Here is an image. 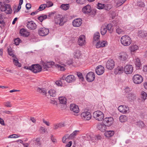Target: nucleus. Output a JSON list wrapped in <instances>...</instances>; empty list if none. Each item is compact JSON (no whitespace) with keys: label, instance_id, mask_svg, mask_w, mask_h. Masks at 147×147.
Wrapping results in <instances>:
<instances>
[{"label":"nucleus","instance_id":"1","mask_svg":"<svg viewBox=\"0 0 147 147\" xmlns=\"http://www.w3.org/2000/svg\"><path fill=\"white\" fill-rule=\"evenodd\" d=\"M93 116L95 119L99 121H102L104 117L103 113L100 111H97L94 112L93 113Z\"/></svg>","mask_w":147,"mask_h":147},{"label":"nucleus","instance_id":"2","mask_svg":"<svg viewBox=\"0 0 147 147\" xmlns=\"http://www.w3.org/2000/svg\"><path fill=\"white\" fill-rule=\"evenodd\" d=\"M121 44L125 46L129 45L131 43V39L127 35H125L122 36L121 39Z\"/></svg>","mask_w":147,"mask_h":147},{"label":"nucleus","instance_id":"3","mask_svg":"<svg viewBox=\"0 0 147 147\" xmlns=\"http://www.w3.org/2000/svg\"><path fill=\"white\" fill-rule=\"evenodd\" d=\"M128 57V55L126 52H122L119 54L118 58L121 62L123 63L126 62Z\"/></svg>","mask_w":147,"mask_h":147},{"label":"nucleus","instance_id":"4","mask_svg":"<svg viewBox=\"0 0 147 147\" xmlns=\"http://www.w3.org/2000/svg\"><path fill=\"white\" fill-rule=\"evenodd\" d=\"M133 80L134 83L139 84L143 81V78L141 76L138 74H136L133 76Z\"/></svg>","mask_w":147,"mask_h":147},{"label":"nucleus","instance_id":"5","mask_svg":"<svg viewBox=\"0 0 147 147\" xmlns=\"http://www.w3.org/2000/svg\"><path fill=\"white\" fill-rule=\"evenodd\" d=\"M39 35L41 36L47 35L49 32V29L44 27L40 28L38 31Z\"/></svg>","mask_w":147,"mask_h":147},{"label":"nucleus","instance_id":"6","mask_svg":"<svg viewBox=\"0 0 147 147\" xmlns=\"http://www.w3.org/2000/svg\"><path fill=\"white\" fill-rule=\"evenodd\" d=\"M30 68L31 69V70L34 73L39 72L42 70L41 67L38 64L32 65Z\"/></svg>","mask_w":147,"mask_h":147},{"label":"nucleus","instance_id":"7","mask_svg":"<svg viewBox=\"0 0 147 147\" xmlns=\"http://www.w3.org/2000/svg\"><path fill=\"white\" fill-rule=\"evenodd\" d=\"M95 78V74L92 72H90L88 73L86 77V80L89 82H92L93 81Z\"/></svg>","mask_w":147,"mask_h":147},{"label":"nucleus","instance_id":"8","mask_svg":"<svg viewBox=\"0 0 147 147\" xmlns=\"http://www.w3.org/2000/svg\"><path fill=\"white\" fill-rule=\"evenodd\" d=\"M114 119L112 117H106L103 119L104 123L107 126H109L112 124Z\"/></svg>","mask_w":147,"mask_h":147},{"label":"nucleus","instance_id":"9","mask_svg":"<svg viewBox=\"0 0 147 147\" xmlns=\"http://www.w3.org/2000/svg\"><path fill=\"white\" fill-rule=\"evenodd\" d=\"M106 67L108 69L112 70L114 67L115 62L113 60L109 59L106 64Z\"/></svg>","mask_w":147,"mask_h":147},{"label":"nucleus","instance_id":"10","mask_svg":"<svg viewBox=\"0 0 147 147\" xmlns=\"http://www.w3.org/2000/svg\"><path fill=\"white\" fill-rule=\"evenodd\" d=\"M133 67L132 65H127L124 67L123 71L126 74H131L133 71Z\"/></svg>","mask_w":147,"mask_h":147},{"label":"nucleus","instance_id":"11","mask_svg":"<svg viewBox=\"0 0 147 147\" xmlns=\"http://www.w3.org/2000/svg\"><path fill=\"white\" fill-rule=\"evenodd\" d=\"M105 71L104 67L101 65L97 66L95 69L96 73L98 75H101L103 74Z\"/></svg>","mask_w":147,"mask_h":147},{"label":"nucleus","instance_id":"12","mask_svg":"<svg viewBox=\"0 0 147 147\" xmlns=\"http://www.w3.org/2000/svg\"><path fill=\"white\" fill-rule=\"evenodd\" d=\"M92 117L91 114L88 111L83 112V123L86 121H89Z\"/></svg>","mask_w":147,"mask_h":147},{"label":"nucleus","instance_id":"13","mask_svg":"<svg viewBox=\"0 0 147 147\" xmlns=\"http://www.w3.org/2000/svg\"><path fill=\"white\" fill-rule=\"evenodd\" d=\"M27 27L29 29L33 30L35 29L37 27L36 24L32 21L27 22Z\"/></svg>","mask_w":147,"mask_h":147},{"label":"nucleus","instance_id":"14","mask_svg":"<svg viewBox=\"0 0 147 147\" xmlns=\"http://www.w3.org/2000/svg\"><path fill=\"white\" fill-rule=\"evenodd\" d=\"M82 23V19L78 18L75 19L73 21L72 24L74 26L78 27L81 25Z\"/></svg>","mask_w":147,"mask_h":147},{"label":"nucleus","instance_id":"15","mask_svg":"<svg viewBox=\"0 0 147 147\" xmlns=\"http://www.w3.org/2000/svg\"><path fill=\"white\" fill-rule=\"evenodd\" d=\"M70 109L75 113H78L79 111V107L77 105L75 104H71L70 105Z\"/></svg>","mask_w":147,"mask_h":147},{"label":"nucleus","instance_id":"16","mask_svg":"<svg viewBox=\"0 0 147 147\" xmlns=\"http://www.w3.org/2000/svg\"><path fill=\"white\" fill-rule=\"evenodd\" d=\"M118 110L120 112L122 113H125L127 112L128 108L126 105H122L118 107Z\"/></svg>","mask_w":147,"mask_h":147},{"label":"nucleus","instance_id":"17","mask_svg":"<svg viewBox=\"0 0 147 147\" xmlns=\"http://www.w3.org/2000/svg\"><path fill=\"white\" fill-rule=\"evenodd\" d=\"M63 19V18H61L60 17H55V22L57 24H59L61 26H62L64 24Z\"/></svg>","mask_w":147,"mask_h":147},{"label":"nucleus","instance_id":"18","mask_svg":"<svg viewBox=\"0 0 147 147\" xmlns=\"http://www.w3.org/2000/svg\"><path fill=\"white\" fill-rule=\"evenodd\" d=\"M20 34L21 36L24 37H28L30 34V33L27 30L22 28L20 30Z\"/></svg>","mask_w":147,"mask_h":147},{"label":"nucleus","instance_id":"19","mask_svg":"<svg viewBox=\"0 0 147 147\" xmlns=\"http://www.w3.org/2000/svg\"><path fill=\"white\" fill-rule=\"evenodd\" d=\"M54 63L53 62H48L47 63H43L42 64L44 69L46 70H47V68L52 67L53 65H54Z\"/></svg>","mask_w":147,"mask_h":147},{"label":"nucleus","instance_id":"20","mask_svg":"<svg viewBox=\"0 0 147 147\" xmlns=\"http://www.w3.org/2000/svg\"><path fill=\"white\" fill-rule=\"evenodd\" d=\"M107 45V42L105 41H103L102 42L99 41L97 42L96 45V47L97 48H99L101 47H103Z\"/></svg>","mask_w":147,"mask_h":147},{"label":"nucleus","instance_id":"21","mask_svg":"<svg viewBox=\"0 0 147 147\" xmlns=\"http://www.w3.org/2000/svg\"><path fill=\"white\" fill-rule=\"evenodd\" d=\"M65 80L68 83L73 82L75 81V78L73 75H70L67 76L65 78Z\"/></svg>","mask_w":147,"mask_h":147},{"label":"nucleus","instance_id":"22","mask_svg":"<svg viewBox=\"0 0 147 147\" xmlns=\"http://www.w3.org/2000/svg\"><path fill=\"white\" fill-rule=\"evenodd\" d=\"M91 7L89 5H88L86 6L83 7V13L89 14L91 12Z\"/></svg>","mask_w":147,"mask_h":147},{"label":"nucleus","instance_id":"23","mask_svg":"<svg viewBox=\"0 0 147 147\" xmlns=\"http://www.w3.org/2000/svg\"><path fill=\"white\" fill-rule=\"evenodd\" d=\"M106 125L103 123H99L97 125V128L102 131L105 130L106 129Z\"/></svg>","mask_w":147,"mask_h":147},{"label":"nucleus","instance_id":"24","mask_svg":"<svg viewBox=\"0 0 147 147\" xmlns=\"http://www.w3.org/2000/svg\"><path fill=\"white\" fill-rule=\"evenodd\" d=\"M53 5V4L51 2L50 3V5H49L48 7H50L52 6ZM47 7V5L46 4H43L40 5L39 7V8L37 9L38 10L40 11H42L44 10L45 8Z\"/></svg>","mask_w":147,"mask_h":147},{"label":"nucleus","instance_id":"25","mask_svg":"<svg viewBox=\"0 0 147 147\" xmlns=\"http://www.w3.org/2000/svg\"><path fill=\"white\" fill-rule=\"evenodd\" d=\"M123 67H118L115 70L114 73L116 74H120L123 73Z\"/></svg>","mask_w":147,"mask_h":147},{"label":"nucleus","instance_id":"26","mask_svg":"<svg viewBox=\"0 0 147 147\" xmlns=\"http://www.w3.org/2000/svg\"><path fill=\"white\" fill-rule=\"evenodd\" d=\"M92 138L90 135L88 133L83 134V139L86 140H90L89 143L91 144L92 142Z\"/></svg>","mask_w":147,"mask_h":147},{"label":"nucleus","instance_id":"27","mask_svg":"<svg viewBox=\"0 0 147 147\" xmlns=\"http://www.w3.org/2000/svg\"><path fill=\"white\" fill-rule=\"evenodd\" d=\"M114 132L112 131H107L105 133V136L107 137H110L113 135Z\"/></svg>","mask_w":147,"mask_h":147},{"label":"nucleus","instance_id":"28","mask_svg":"<svg viewBox=\"0 0 147 147\" xmlns=\"http://www.w3.org/2000/svg\"><path fill=\"white\" fill-rule=\"evenodd\" d=\"M135 64L136 67V68L137 69H139L140 67L141 64L140 59L138 58H136L135 59Z\"/></svg>","mask_w":147,"mask_h":147},{"label":"nucleus","instance_id":"29","mask_svg":"<svg viewBox=\"0 0 147 147\" xmlns=\"http://www.w3.org/2000/svg\"><path fill=\"white\" fill-rule=\"evenodd\" d=\"M55 66L57 67L58 69L61 71H64L65 70V65L63 64L62 65H60L58 64H56L55 65Z\"/></svg>","mask_w":147,"mask_h":147},{"label":"nucleus","instance_id":"30","mask_svg":"<svg viewBox=\"0 0 147 147\" xmlns=\"http://www.w3.org/2000/svg\"><path fill=\"white\" fill-rule=\"evenodd\" d=\"M106 26H102L100 29V33L102 35H104L106 33L107 31V28Z\"/></svg>","mask_w":147,"mask_h":147},{"label":"nucleus","instance_id":"31","mask_svg":"<svg viewBox=\"0 0 147 147\" xmlns=\"http://www.w3.org/2000/svg\"><path fill=\"white\" fill-rule=\"evenodd\" d=\"M126 0H115V2L117 6H119L122 5Z\"/></svg>","mask_w":147,"mask_h":147},{"label":"nucleus","instance_id":"32","mask_svg":"<svg viewBox=\"0 0 147 147\" xmlns=\"http://www.w3.org/2000/svg\"><path fill=\"white\" fill-rule=\"evenodd\" d=\"M37 90L38 92H39L40 93L42 94L43 95H46L47 94V92L45 89L44 88H38Z\"/></svg>","mask_w":147,"mask_h":147},{"label":"nucleus","instance_id":"33","mask_svg":"<svg viewBox=\"0 0 147 147\" xmlns=\"http://www.w3.org/2000/svg\"><path fill=\"white\" fill-rule=\"evenodd\" d=\"M59 100L61 104H65L66 103V99L65 97L63 96L59 97Z\"/></svg>","mask_w":147,"mask_h":147},{"label":"nucleus","instance_id":"34","mask_svg":"<svg viewBox=\"0 0 147 147\" xmlns=\"http://www.w3.org/2000/svg\"><path fill=\"white\" fill-rule=\"evenodd\" d=\"M119 119L121 122H124L127 120V117L125 115H122L120 117Z\"/></svg>","mask_w":147,"mask_h":147},{"label":"nucleus","instance_id":"35","mask_svg":"<svg viewBox=\"0 0 147 147\" xmlns=\"http://www.w3.org/2000/svg\"><path fill=\"white\" fill-rule=\"evenodd\" d=\"M79 132V131L75 130L70 135H69L70 139H73L74 137L77 135V133Z\"/></svg>","mask_w":147,"mask_h":147},{"label":"nucleus","instance_id":"36","mask_svg":"<svg viewBox=\"0 0 147 147\" xmlns=\"http://www.w3.org/2000/svg\"><path fill=\"white\" fill-rule=\"evenodd\" d=\"M101 138V137L99 135L95 136L94 137L92 138V142H97L98 140H100Z\"/></svg>","mask_w":147,"mask_h":147},{"label":"nucleus","instance_id":"37","mask_svg":"<svg viewBox=\"0 0 147 147\" xmlns=\"http://www.w3.org/2000/svg\"><path fill=\"white\" fill-rule=\"evenodd\" d=\"M78 45L80 46H82L83 45V35H80L78 41Z\"/></svg>","mask_w":147,"mask_h":147},{"label":"nucleus","instance_id":"38","mask_svg":"<svg viewBox=\"0 0 147 147\" xmlns=\"http://www.w3.org/2000/svg\"><path fill=\"white\" fill-rule=\"evenodd\" d=\"M100 37V33L99 32H96L94 35L93 39L95 41L99 40Z\"/></svg>","mask_w":147,"mask_h":147},{"label":"nucleus","instance_id":"39","mask_svg":"<svg viewBox=\"0 0 147 147\" xmlns=\"http://www.w3.org/2000/svg\"><path fill=\"white\" fill-rule=\"evenodd\" d=\"M48 93L51 96L55 97L56 95V92L55 90H50L48 92Z\"/></svg>","mask_w":147,"mask_h":147},{"label":"nucleus","instance_id":"40","mask_svg":"<svg viewBox=\"0 0 147 147\" xmlns=\"http://www.w3.org/2000/svg\"><path fill=\"white\" fill-rule=\"evenodd\" d=\"M69 7V4H63L61 6V8L64 10H66L68 9Z\"/></svg>","mask_w":147,"mask_h":147},{"label":"nucleus","instance_id":"41","mask_svg":"<svg viewBox=\"0 0 147 147\" xmlns=\"http://www.w3.org/2000/svg\"><path fill=\"white\" fill-rule=\"evenodd\" d=\"M47 18V15H41L38 18V19L41 22L46 19Z\"/></svg>","mask_w":147,"mask_h":147},{"label":"nucleus","instance_id":"42","mask_svg":"<svg viewBox=\"0 0 147 147\" xmlns=\"http://www.w3.org/2000/svg\"><path fill=\"white\" fill-rule=\"evenodd\" d=\"M116 32L118 34H123L124 32L123 30L121 29V28L119 27V26L116 27Z\"/></svg>","mask_w":147,"mask_h":147},{"label":"nucleus","instance_id":"43","mask_svg":"<svg viewBox=\"0 0 147 147\" xmlns=\"http://www.w3.org/2000/svg\"><path fill=\"white\" fill-rule=\"evenodd\" d=\"M112 7V6L110 4H105L104 9L105 10L109 11Z\"/></svg>","mask_w":147,"mask_h":147},{"label":"nucleus","instance_id":"44","mask_svg":"<svg viewBox=\"0 0 147 147\" xmlns=\"http://www.w3.org/2000/svg\"><path fill=\"white\" fill-rule=\"evenodd\" d=\"M127 97L129 99L133 100L135 98V96L134 94L130 93L127 95Z\"/></svg>","mask_w":147,"mask_h":147},{"label":"nucleus","instance_id":"45","mask_svg":"<svg viewBox=\"0 0 147 147\" xmlns=\"http://www.w3.org/2000/svg\"><path fill=\"white\" fill-rule=\"evenodd\" d=\"M106 27L107 28V30H109V32L111 33L113 31L112 24H109L106 26Z\"/></svg>","mask_w":147,"mask_h":147},{"label":"nucleus","instance_id":"46","mask_svg":"<svg viewBox=\"0 0 147 147\" xmlns=\"http://www.w3.org/2000/svg\"><path fill=\"white\" fill-rule=\"evenodd\" d=\"M138 47L136 45H133L131 47V52H134L138 49Z\"/></svg>","mask_w":147,"mask_h":147},{"label":"nucleus","instance_id":"47","mask_svg":"<svg viewBox=\"0 0 147 147\" xmlns=\"http://www.w3.org/2000/svg\"><path fill=\"white\" fill-rule=\"evenodd\" d=\"M67 139H70L69 135L67 134L65 135L63 138L62 140V142L64 143H66V140Z\"/></svg>","mask_w":147,"mask_h":147},{"label":"nucleus","instance_id":"48","mask_svg":"<svg viewBox=\"0 0 147 147\" xmlns=\"http://www.w3.org/2000/svg\"><path fill=\"white\" fill-rule=\"evenodd\" d=\"M105 4L98 3L97 5V8L99 9H104Z\"/></svg>","mask_w":147,"mask_h":147},{"label":"nucleus","instance_id":"49","mask_svg":"<svg viewBox=\"0 0 147 147\" xmlns=\"http://www.w3.org/2000/svg\"><path fill=\"white\" fill-rule=\"evenodd\" d=\"M74 55L76 57L78 58H79L81 55V52L79 50H77Z\"/></svg>","mask_w":147,"mask_h":147},{"label":"nucleus","instance_id":"50","mask_svg":"<svg viewBox=\"0 0 147 147\" xmlns=\"http://www.w3.org/2000/svg\"><path fill=\"white\" fill-rule=\"evenodd\" d=\"M34 142L37 145L40 146L41 145V143L40 142V139L39 138H36L34 140Z\"/></svg>","mask_w":147,"mask_h":147},{"label":"nucleus","instance_id":"51","mask_svg":"<svg viewBox=\"0 0 147 147\" xmlns=\"http://www.w3.org/2000/svg\"><path fill=\"white\" fill-rule=\"evenodd\" d=\"M138 35L141 38H144L146 36L145 34L142 31H140L139 32Z\"/></svg>","mask_w":147,"mask_h":147},{"label":"nucleus","instance_id":"52","mask_svg":"<svg viewBox=\"0 0 147 147\" xmlns=\"http://www.w3.org/2000/svg\"><path fill=\"white\" fill-rule=\"evenodd\" d=\"M147 96V94L145 92H143L141 93V97L143 100H144L146 99Z\"/></svg>","mask_w":147,"mask_h":147},{"label":"nucleus","instance_id":"53","mask_svg":"<svg viewBox=\"0 0 147 147\" xmlns=\"http://www.w3.org/2000/svg\"><path fill=\"white\" fill-rule=\"evenodd\" d=\"M65 78V77H62V78ZM64 80L63 79H61V80H58V81H56V82H55V83H56V84L58 86H61V85L62 84V81H64Z\"/></svg>","mask_w":147,"mask_h":147},{"label":"nucleus","instance_id":"54","mask_svg":"<svg viewBox=\"0 0 147 147\" xmlns=\"http://www.w3.org/2000/svg\"><path fill=\"white\" fill-rule=\"evenodd\" d=\"M77 75L79 79L81 80V81H83V75L82 73L80 72H77Z\"/></svg>","mask_w":147,"mask_h":147},{"label":"nucleus","instance_id":"55","mask_svg":"<svg viewBox=\"0 0 147 147\" xmlns=\"http://www.w3.org/2000/svg\"><path fill=\"white\" fill-rule=\"evenodd\" d=\"M13 62L14 65L16 66L18 65V67H20V64H19V61L18 60H16L15 59H13Z\"/></svg>","mask_w":147,"mask_h":147},{"label":"nucleus","instance_id":"56","mask_svg":"<svg viewBox=\"0 0 147 147\" xmlns=\"http://www.w3.org/2000/svg\"><path fill=\"white\" fill-rule=\"evenodd\" d=\"M137 124L141 127H144V124L143 122L142 121H140L137 122Z\"/></svg>","mask_w":147,"mask_h":147},{"label":"nucleus","instance_id":"57","mask_svg":"<svg viewBox=\"0 0 147 147\" xmlns=\"http://www.w3.org/2000/svg\"><path fill=\"white\" fill-rule=\"evenodd\" d=\"M20 41V39L19 38H17L15 39L14 40L15 44L16 45H18Z\"/></svg>","mask_w":147,"mask_h":147},{"label":"nucleus","instance_id":"58","mask_svg":"<svg viewBox=\"0 0 147 147\" xmlns=\"http://www.w3.org/2000/svg\"><path fill=\"white\" fill-rule=\"evenodd\" d=\"M4 105L8 107H11V105L10 104V102L9 101L7 102H4Z\"/></svg>","mask_w":147,"mask_h":147},{"label":"nucleus","instance_id":"59","mask_svg":"<svg viewBox=\"0 0 147 147\" xmlns=\"http://www.w3.org/2000/svg\"><path fill=\"white\" fill-rule=\"evenodd\" d=\"M20 136H18V135L14 134L10 135L9 136L8 138H16L19 137Z\"/></svg>","mask_w":147,"mask_h":147},{"label":"nucleus","instance_id":"60","mask_svg":"<svg viewBox=\"0 0 147 147\" xmlns=\"http://www.w3.org/2000/svg\"><path fill=\"white\" fill-rule=\"evenodd\" d=\"M5 13L7 14H11L12 11V10L10 8V7H9V8H7V9L5 11Z\"/></svg>","mask_w":147,"mask_h":147},{"label":"nucleus","instance_id":"61","mask_svg":"<svg viewBox=\"0 0 147 147\" xmlns=\"http://www.w3.org/2000/svg\"><path fill=\"white\" fill-rule=\"evenodd\" d=\"M59 128H60L59 127V125L58 123L54 124L53 125V129H56Z\"/></svg>","mask_w":147,"mask_h":147},{"label":"nucleus","instance_id":"62","mask_svg":"<svg viewBox=\"0 0 147 147\" xmlns=\"http://www.w3.org/2000/svg\"><path fill=\"white\" fill-rule=\"evenodd\" d=\"M55 12H52L51 13H49L48 15V18L49 19L50 18L53 17L54 16V14H55Z\"/></svg>","mask_w":147,"mask_h":147},{"label":"nucleus","instance_id":"63","mask_svg":"<svg viewBox=\"0 0 147 147\" xmlns=\"http://www.w3.org/2000/svg\"><path fill=\"white\" fill-rule=\"evenodd\" d=\"M97 10L95 9H91V14L93 15H95L96 12Z\"/></svg>","mask_w":147,"mask_h":147},{"label":"nucleus","instance_id":"64","mask_svg":"<svg viewBox=\"0 0 147 147\" xmlns=\"http://www.w3.org/2000/svg\"><path fill=\"white\" fill-rule=\"evenodd\" d=\"M26 8L27 9H30L31 7V5L30 3H27L26 5Z\"/></svg>","mask_w":147,"mask_h":147}]
</instances>
